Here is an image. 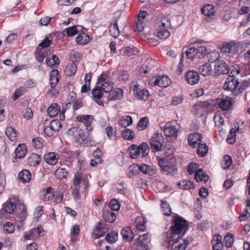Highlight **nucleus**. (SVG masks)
<instances>
[{
  "label": "nucleus",
  "mask_w": 250,
  "mask_h": 250,
  "mask_svg": "<svg viewBox=\"0 0 250 250\" xmlns=\"http://www.w3.org/2000/svg\"><path fill=\"white\" fill-rule=\"evenodd\" d=\"M130 156L132 159H136L139 156L144 157L146 156L149 152V147L146 143H142L140 146L136 145H131L128 148Z\"/></svg>",
  "instance_id": "4"
},
{
  "label": "nucleus",
  "mask_w": 250,
  "mask_h": 250,
  "mask_svg": "<svg viewBox=\"0 0 250 250\" xmlns=\"http://www.w3.org/2000/svg\"><path fill=\"white\" fill-rule=\"evenodd\" d=\"M186 79L189 84L194 85L198 83L199 75L196 71H189L186 75Z\"/></svg>",
  "instance_id": "17"
},
{
  "label": "nucleus",
  "mask_w": 250,
  "mask_h": 250,
  "mask_svg": "<svg viewBox=\"0 0 250 250\" xmlns=\"http://www.w3.org/2000/svg\"><path fill=\"white\" fill-rule=\"evenodd\" d=\"M192 241L191 237L186 239L182 238L179 235L170 234L167 243L171 247V250H184Z\"/></svg>",
  "instance_id": "1"
},
{
  "label": "nucleus",
  "mask_w": 250,
  "mask_h": 250,
  "mask_svg": "<svg viewBox=\"0 0 250 250\" xmlns=\"http://www.w3.org/2000/svg\"><path fill=\"white\" fill-rule=\"evenodd\" d=\"M55 174L58 179H62L66 177L67 171L65 168H59L56 171Z\"/></svg>",
  "instance_id": "54"
},
{
  "label": "nucleus",
  "mask_w": 250,
  "mask_h": 250,
  "mask_svg": "<svg viewBox=\"0 0 250 250\" xmlns=\"http://www.w3.org/2000/svg\"><path fill=\"white\" fill-rule=\"evenodd\" d=\"M146 220L142 216H137L134 221V224L136 229L141 231H144L146 230L145 224Z\"/></svg>",
  "instance_id": "26"
},
{
  "label": "nucleus",
  "mask_w": 250,
  "mask_h": 250,
  "mask_svg": "<svg viewBox=\"0 0 250 250\" xmlns=\"http://www.w3.org/2000/svg\"><path fill=\"white\" fill-rule=\"evenodd\" d=\"M154 86H159L160 87H166L170 84V80L167 76H159L156 78H153L151 80Z\"/></svg>",
  "instance_id": "11"
},
{
  "label": "nucleus",
  "mask_w": 250,
  "mask_h": 250,
  "mask_svg": "<svg viewBox=\"0 0 250 250\" xmlns=\"http://www.w3.org/2000/svg\"><path fill=\"white\" fill-rule=\"evenodd\" d=\"M89 41L90 36L84 33L79 34L76 38V42L79 45L86 44Z\"/></svg>",
  "instance_id": "35"
},
{
  "label": "nucleus",
  "mask_w": 250,
  "mask_h": 250,
  "mask_svg": "<svg viewBox=\"0 0 250 250\" xmlns=\"http://www.w3.org/2000/svg\"><path fill=\"white\" fill-rule=\"evenodd\" d=\"M170 32L167 29L160 30L157 33V37L160 39H165L170 36Z\"/></svg>",
  "instance_id": "57"
},
{
  "label": "nucleus",
  "mask_w": 250,
  "mask_h": 250,
  "mask_svg": "<svg viewBox=\"0 0 250 250\" xmlns=\"http://www.w3.org/2000/svg\"><path fill=\"white\" fill-rule=\"evenodd\" d=\"M162 136L158 133H154L150 140V148L154 152L159 151L161 150L163 143L161 142Z\"/></svg>",
  "instance_id": "9"
},
{
  "label": "nucleus",
  "mask_w": 250,
  "mask_h": 250,
  "mask_svg": "<svg viewBox=\"0 0 250 250\" xmlns=\"http://www.w3.org/2000/svg\"><path fill=\"white\" fill-rule=\"evenodd\" d=\"M133 123V120L131 116L125 115L123 116L118 121L120 126L126 128V127L131 125Z\"/></svg>",
  "instance_id": "34"
},
{
  "label": "nucleus",
  "mask_w": 250,
  "mask_h": 250,
  "mask_svg": "<svg viewBox=\"0 0 250 250\" xmlns=\"http://www.w3.org/2000/svg\"><path fill=\"white\" fill-rule=\"evenodd\" d=\"M225 245L227 248H230L234 242L233 236L230 233H228L225 237Z\"/></svg>",
  "instance_id": "53"
},
{
  "label": "nucleus",
  "mask_w": 250,
  "mask_h": 250,
  "mask_svg": "<svg viewBox=\"0 0 250 250\" xmlns=\"http://www.w3.org/2000/svg\"><path fill=\"white\" fill-rule=\"evenodd\" d=\"M67 36L72 37L77 34L78 30L76 26H72L65 29Z\"/></svg>",
  "instance_id": "58"
},
{
  "label": "nucleus",
  "mask_w": 250,
  "mask_h": 250,
  "mask_svg": "<svg viewBox=\"0 0 250 250\" xmlns=\"http://www.w3.org/2000/svg\"><path fill=\"white\" fill-rule=\"evenodd\" d=\"M202 13L205 16L211 17L215 14L214 6L212 4H207L201 8Z\"/></svg>",
  "instance_id": "28"
},
{
  "label": "nucleus",
  "mask_w": 250,
  "mask_h": 250,
  "mask_svg": "<svg viewBox=\"0 0 250 250\" xmlns=\"http://www.w3.org/2000/svg\"><path fill=\"white\" fill-rule=\"evenodd\" d=\"M123 138L126 140H132L135 138V135L133 131L128 128H125L122 131Z\"/></svg>",
  "instance_id": "43"
},
{
  "label": "nucleus",
  "mask_w": 250,
  "mask_h": 250,
  "mask_svg": "<svg viewBox=\"0 0 250 250\" xmlns=\"http://www.w3.org/2000/svg\"><path fill=\"white\" fill-rule=\"evenodd\" d=\"M121 234L123 238L127 241H131L134 236L133 232L129 227L124 228Z\"/></svg>",
  "instance_id": "31"
},
{
  "label": "nucleus",
  "mask_w": 250,
  "mask_h": 250,
  "mask_svg": "<svg viewBox=\"0 0 250 250\" xmlns=\"http://www.w3.org/2000/svg\"><path fill=\"white\" fill-rule=\"evenodd\" d=\"M50 126L53 130L56 132L59 130L61 127V124L58 120H54L50 123Z\"/></svg>",
  "instance_id": "59"
},
{
  "label": "nucleus",
  "mask_w": 250,
  "mask_h": 250,
  "mask_svg": "<svg viewBox=\"0 0 250 250\" xmlns=\"http://www.w3.org/2000/svg\"><path fill=\"white\" fill-rule=\"evenodd\" d=\"M60 107L56 103L52 104L47 109L48 115L51 117H54L58 114L60 111Z\"/></svg>",
  "instance_id": "42"
},
{
  "label": "nucleus",
  "mask_w": 250,
  "mask_h": 250,
  "mask_svg": "<svg viewBox=\"0 0 250 250\" xmlns=\"http://www.w3.org/2000/svg\"><path fill=\"white\" fill-rule=\"evenodd\" d=\"M139 171L144 174L152 175L156 174L157 169L153 166H149L145 164H142L139 165Z\"/></svg>",
  "instance_id": "21"
},
{
  "label": "nucleus",
  "mask_w": 250,
  "mask_h": 250,
  "mask_svg": "<svg viewBox=\"0 0 250 250\" xmlns=\"http://www.w3.org/2000/svg\"><path fill=\"white\" fill-rule=\"evenodd\" d=\"M60 74L58 70L54 69L51 71L50 75L49 82L52 88H54L59 80Z\"/></svg>",
  "instance_id": "27"
},
{
  "label": "nucleus",
  "mask_w": 250,
  "mask_h": 250,
  "mask_svg": "<svg viewBox=\"0 0 250 250\" xmlns=\"http://www.w3.org/2000/svg\"><path fill=\"white\" fill-rule=\"evenodd\" d=\"M202 43L201 41H196L193 42H191L194 46L196 47V52L197 53V58L201 59L204 57L206 55L207 48L204 45L199 46L198 44H201Z\"/></svg>",
  "instance_id": "23"
},
{
  "label": "nucleus",
  "mask_w": 250,
  "mask_h": 250,
  "mask_svg": "<svg viewBox=\"0 0 250 250\" xmlns=\"http://www.w3.org/2000/svg\"><path fill=\"white\" fill-rule=\"evenodd\" d=\"M77 66L74 63L69 64L66 68L65 73L68 76L73 75L76 72Z\"/></svg>",
  "instance_id": "51"
},
{
  "label": "nucleus",
  "mask_w": 250,
  "mask_h": 250,
  "mask_svg": "<svg viewBox=\"0 0 250 250\" xmlns=\"http://www.w3.org/2000/svg\"><path fill=\"white\" fill-rule=\"evenodd\" d=\"M25 91V89L24 87H20L19 88L16 90L13 95L14 100H16L21 95H22Z\"/></svg>",
  "instance_id": "60"
},
{
  "label": "nucleus",
  "mask_w": 250,
  "mask_h": 250,
  "mask_svg": "<svg viewBox=\"0 0 250 250\" xmlns=\"http://www.w3.org/2000/svg\"><path fill=\"white\" fill-rule=\"evenodd\" d=\"M159 163L163 171L165 172L166 174H172L176 170L173 166L168 165L166 162H164L162 160L159 161Z\"/></svg>",
  "instance_id": "32"
},
{
  "label": "nucleus",
  "mask_w": 250,
  "mask_h": 250,
  "mask_svg": "<svg viewBox=\"0 0 250 250\" xmlns=\"http://www.w3.org/2000/svg\"><path fill=\"white\" fill-rule=\"evenodd\" d=\"M20 201L17 197L14 196L10 198L3 205L2 208L0 210V216L4 218L8 214H14L17 208V206L19 204Z\"/></svg>",
  "instance_id": "3"
},
{
  "label": "nucleus",
  "mask_w": 250,
  "mask_h": 250,
  "mask_svg": "<svg viewBox=\"0 0 250 250\" xmlns=\"http://www.w3.org/2000/svg\"><path fill=\"white\" fill-rule=\"evenodd\" d=\"M98 82L99 84L101 85V87L105 93H108L113 88V83L110 81H105L103 74L99 78Z\"/></svg>",
  "instance_id": "14"
},
{
  "label": "nucleus",
  "mask_w": 250,
  "mask_h": 250,
  "mask_svg": "<svg viewBox=\"0 0 250 250\" xmlns=\"http://www.w3.org/2000/svg\"><path fill=\"white\" fill-rule=\"evenodd\" d=\"M235 141V130L232 128L228 136L227 142L230 144H233Z\"/></svg>",
  "instance_id": "55"
},
{
  "label": "nucleus",
  "mask_w": 250,
  "mask_h": 250,
  "mask_svg": "<svg viewBox=\"0 0 250 250\" xmlns=\"http://www.w3.org/2000/svg\"><path fill=\"white\" fill-rule=\"evenodd\" d=\"M151 69V67H149L147 64H144L139 69L140 75L143 76L144 75L149 72Z\"/></svg>",
  "instance_id": "63"
},
{
  "label": "nucleus",
  "mask_w": 250,
  "mask_h": 250,
  "mask_svg": "<svg viewBox=\"0 0 250 250\" xmlns=\"http://www.w3.org/2000/svg\"><path fill=\"white\" fill-rule=\"evenodd\" d=\"M228 72V65L223 61H218L215 62L213 75L217 77L221 75L226 74Z\"/></svg>",
  "instance_id": "10"
},
{
  "label": "nucleus",
  "mask_w": 250,
  "mask_h": 250,
  "mask_svg": "<svg viewBox=\"0 0 250 250\" xmlns=\"http://www.w3.org/2000/svg\"><path fill=\"white\" fill-rule=\"evenodd\" d=\"M149 125V120L147 117L141 118L138 123L137 128L140 131L146 129Z\"/></svg>",
  "instance_id": "44"
},
{
  "label": "nucleus",
  "mask_w": 250,
  "mask_h": 250,
  "mask_svg": "<svg viewBox=\"0 0 250 250\" xmlns=\"http://www.w3.org/2000/svg\"><path fill=\"white\" fill-rule=\"evenodd\" d=\"M103 218L105 222L109 223L114 222L116 219L115 213L108 208L103 209Z\"/></svg>",
  "instance_id": "25"
},
{
  "label": "nucleus",
  "mask_w": 250,
  "mask_h": 250,
  "mask_svg": "<svg viewBox=\"0 0 250 250\" xmlns=\"http://www.w3.org/2000/svg\"><path fill=\"white\" fill-rule=\"evenodd\" d=\"M32 235L34 238H38L40 236L41 232L42 231V229L41 227H37L36 228H34L31 229Z\"/></svg>",
  "instance_id": "64"
},
{
  "label": "nucleus",
  "mask_w": 250,
  "mask_h": 250,
  "mask_svg": "<svg viewBox=\"0 0 250 250\" xmlns=\"http://www.w3.org/2000/svg\"><path fill=\"white\" fill-rule=\"evenodd\" d=\"M208 176L205 174L203 170L201 168L197 171L195 175V179L197 182H204L205 183L208 181Z\"/></svg>",
  "instance_id": "36"
},
{
  "label": "nucleus",
  "mask_w": 250,
  "mask_h": 250,
  "mask_svg": "<svg viewBox=\"0 0 250 250\" xmlns=\"http://www.w3.org/2000/svg\"><path fill=\"white\" fill-rule=\"evenodd\" d=\"M103 90L101 86H97L92 90V95L94 98L100 99L103 95Z\"/></svg>",
  "instance_id": "56"
},
{
  "label": "nucleus",
  "mask_w": 250,
  "mask_h": 250,
  "mask_svg": "<svg viewBox=\"0 0 250 250\" xmlns=\"http://www.w3.org/2000/svg\"><path fill=\"white\" fill-rule=\"evenodd\" d=\"M236 46V44L233 42L223 43L220 47V51L222 53H229Z\"/></svg>",
  "instance_id": "41"
},
{
  "label": "nucleus",
  "mask_w": 250,
  "mask_h": 250,
  "mask_svg": "<svg viewBox=\"0 0 250 250\" xmlns=\"http://www.w3.org/2000/svg\"><path fill=\"white\" fill-rule=\"evenodd\" d=\"M41 159L40 155L35 153H32L28 158L29 164L30 166L36 167L40 163Z\"/></svg>",
  "instance_id": "39"
},
{
  "label": "nucleus",
  "mask_w": 250,
  "mask_h": 250,
  "mask_svg": "<svg viewBox=\"0 0 250 250\" xmlns=\"http://www.w3.org/2000/svg\"><path fill=\"white\" fill-rule=\"evenodd\" d=\"M109 32L111 35L114 38H117L119 37L120 32L118 25L117 21L116 20L115 22L111 24L109 27Z\"/></svg>",
  "instance_id": "38"
},
{
  "label": "nucleus",
  "mask_w": 250,
  "mask_h": 250,
  "mask_svg": "<svg viewBox=\"0 0 250 250\" xmlns=\"http://www.w3.org/2000/svg\"><path fill=\"white\" fill-rule=\"evenodd\" d=\"M68 133L79 144H86L88 141L87 136L82 129L74 127L68 130Z\"/></svg>",
  "instance_id": "5"
},
{
  "label": "nucleus",
  "mask_w": 250,
  "mask_h": 250,
  "mask_svg": "<svg viewBox=\"0 0 250 250\" xmlns=\"http://www.w3.org/2000/svg\"><path fill=\"white\" fill-rule=\"evenodd\" d=\"M151 238L148 233L139 236L137 241V250H148Z\"/></svg>",
  "instance_id": "8"
},
{
  "label": "nucleus",
  "mask_w": 250,
  "mask_h": 250,
  "mask_svg": "<svg viewBox=\"0 0 250 250\" xmlns=\"http://www.w3.org/2000/svg\"><path fill=\"white\" fill-rule=\"evenodd\" d=\"M3 231L5 233L11 234L15 231V226L10 222H6L3 226Z\"/></svg>",
  "instance_id": "50"
},
{
  "label": "nucleus",
  "mask_w": 250,
  "mask_h": 250,
  "mask_svg": "<svg viewBox=\"0 0 250 250\" xmlns=\"http://www.w3.org/2000/svg\"><path fill=\"white\" fill-rule=\"evenodd\" d=\"M185 53L187 58L191 61L193 60L194 58H197L196 47L195 46H191L188 48L185 51Z\"/></svg>",
  "instance_id": "40"
},
{
  "label": "nucleus",
  "mask_w": 250,
  "mask_h": 250,
  "mask_svg": "<svg viewBox=\"0 0 250 250\" xmlns=\"http://www.w3.org/2000/svg\"><path fill=\"white\" fill-rule=\"evenodd\" d=\"M18 207L19 211L17 215L16 221L21 223L25 220L26 218V208L23 204H19Z\"/></svg>",
  "instance_id": "18"
},
{
  "label": "nucleus",
  "mask_w": 250,
  "mask_h": 250,
  "mask_svg": "<svg viewBox=\"0 0 250 250\" xmlns=\"http://www.w3.org/2000/svg\"><path fill=\"white\" fill-rule=\"evenodd\" d=\"M239 83L238 80L234 76H229L223 84V88L225 90L232 91L234 95H236L241 92L237 89Z\"/></svg>",
  "instance_id": "6"
},
{
  "label": "nucleus",
  "mask_w": 250,
  "mask_h": 250,
  "mask_svg": "<svg viewBox=\"0 0 250 250\" xmlns=\"http://www.w3.org/2000/svg\"><path fill=\"white\" fill-rule=\"evenodd\" d=\"M123 94L122 89L119 88H116L114 89H112L108 94L107 96L109 100L116 101L120 99Z\"/></svg>",
  "instance_id": "20"
},
{
  "label": "nucleus",
  "mask_w": 250,
  "mask_h": 250,
  "mask_svg": "<svg viewBox=\"0 0 250 250\" xmlns=\"http://www.w3.org/2000/svg\"><path fill=\"white\" fill-rule=\"evenodd\" d=\"M17 158H21L25 156L26 153V148L24 144H20L18 146L15 151Z\"/></svg>",
  "instance_id": "37"
},
{
  "label": "nucleus",
  "mask_w": 250,
  "mask_h": 250,
  "mask_svg": "<svg viewBox=\"0 0 250 250\" xmlns=\"http://www.w3.org/2000/svg\"><path fill=\"white\" fill-rule=\"evenodd\" d=\"M5 134L8 138L12 141H15L16 138V132L12 127H8L5 130Z\"/></svg>",
  "instance_id": "47"
},
{
  "label": "nucleus",
  "mask_w": 250,
  "mask_h": 250,
  "mask_svg": "<svg viewBox=\"0 0 250 250\" xmlns=\"http://www.w3.org/2000/svg\"><path fill=\"white\" fill-rule=\"evenodd\" d=\"M118 237V233L113 231L106 235L105 239L108 243H114L117 240Z\"/></svg>",
  "instance_id": "52"
},
{
  "label": "nucleus",
  "mask_w": 250,
  "mask_h": 250,
  "mask_svg": "<svg viewBox=\"0 0 250 250\" xmlns=\"http://www.w3.org/2000/svg\"><path fill=\"white\" fill-rule=\"evenodd\" d=\"M174 225L171 227V234L179 235L181 233L184 234L188 227V222L178 215L173 217Z\"/></svg>",
  "instance_id": "2"
},
{
  "label": "nucleus",
  "mask_w": 250,
  "mask_h": 250,
  "mask_svg": "<svg viewBox=\"0 0 250 250\" xmlns=\"http://www.w3.org/2000/svg\"><path fill=\"white\" fill-rule=\"evenodd\" d=\"M164 151L165 156L167 157H169L174 153L175 149L173 146L168 145L165 147Z\"/></svg>",
  "instance_id": "61"
},
{
  "label": "nucleus",
  "mask_w": 250,
  "mask_h": 250,
  "mask_svg": "<svg viewBox=\"0 0 250 250\" xmlns=\"http://www.w3.org/2000/svg\"><path fill=\"white\" fill-rule=\"evenodd\" d=\"M44 158L46 163L50 165H54L57 163L59 155L55 152H50L46 154Z\"/></svg>",
  "instance_id": "24"
},
{
  "label": "nucleus",
  "mask_w": 250,
  "mask_h": 250,
  "mask_svg": "<svg viewBox=\"0 0 250 250\" xmlns=\"http://www.w3.org/2000/svg\"><path fill=\"white\" fill-rule=\"evenodd\" d=\"M161 208L164 215L167 216L170 215L171 213V208L167 201H162Z\"/></svg>",
  "instance_id": "49"
},
{
  "label": "nucleus",
  "mask_w": 250,
  "mask_h": 250,
  "mask_svg": "<svg viewBox=\"0 0 250 250\" xmlns=\"http://www.w3.org/2000/svg\"><path fill=\"white\" fill-rule=\"evenodd\" d=\"M77 120L80 122H82L86 127L88 131H92L93 128L91 125V123L93 121V118L92 115H82L78 116L77 117Z\"/></svg>",
  "instance_id": "15"
},
{
  "label": "nucleus",
  "mask_w": 250,
  "mask_h": 250,
  "mask_svg": "<svg viewBox=\"0 0 250 250\" xmlns=\"http://www.w3.org/2000/svg\"><path fill=\"white\" fill-rule=\"evenodd\" d=\"M55 191L53 188H45L42 190V194L41 198L44 201L52 200L54 197Z\"/></svg>",
  "instance_id": "30"
},
{
  "label": "nucleus",
  "mask_w": 250,
  "mask_h": 250,
  "mask_svg": "<svg viewBox=\"0 0 250 250\" xmlns=\"http://www.w3.org/2000/svg\"><path fill=\"white\" fill-rule=\"evenodd\" d=\"M161 130L163 135L169 141L172 140L177 137V129L175 126L172 125L169 123L167 124L164 126L161 125Z\"/></svg>",
  "instance_id": "7"
},
{
  "label": "nucleus",
  "mask_w": 250,
  "mask_h": 250,
  "mask_svg": "<svg viewBox=\"0 0 250 250\" xmlns=\"http://www.w3.org/2000/svg\"><path fill=\"white\" fill-rule=\"evenodd\" d=\"M198 145L199 146L197 150V153L198 155L200 157L205 156L208 151V146L205 144L201 143Z\"/></svg>",
  "instance_id": "45"
},
{
  "label": "nucleus",
  "mask_w": 250,
  "mask_h": 250,
  "mask_svg": "<svg viewBox=\"0 0 250 250\" xmlns=\"http://www.w3.org/2000/svg\"><path fill=\"white\" fill-rule=\"evenodd\" d=\"M105 226L101 222L98 223L93 234L94 238L97 239L104 235L107 231Z\"/></svg>",
  "instance_id": "19"
},
{
  "label": "nucleus",
  "mask_w": 250,
  "mask_h": 250,
  "mask_svg": "<svg viewBox=\"0 0 250 250\" xmlns=\"http://www.w3.org/2000/svg\"><path fill=\"white\" fill-rule=\"evenodd\" d=\"M19 180L25 183L30 181L31 178V174L29 170L24 169L21 171L18 175Z\"/></svg>",
  "instance_id": "33"
},
{
  "label": "nucleus",
  "mask_w": 250,
  "mask_h": 250,
  "mask_svg": "<svg viewBox=\"0 0 250 250\" xmlns=\"http://www.w3.org/2000/svg\"><path fill=\"white\" fill-rule=\"evenodd\" d=\"M47 53L46 52H39L35 56L36 60L39 62H42L43 61L45 57H46Z\"/></svg>",
  "instance_id": "62"
},
{
  "label": "nucleus",
  "mask_w": 250,
  "mask_h": 250,
  "mask_svg": "<svg viewBox=\"0 0 250 250\" xmlns=\"http://www.w3.org/2000/svg\"><path fill=\"white\" fill-rule=\"evenodd\" d=\"M202 135L198 133L191 134L188 137L189 145L192 147H196V145H200L202 143Z\"/></svg>",
  "instance_id": "16"
},
{
  "label": "nucleus",
  "mask_w": 250,
  "mask_h": 250,
  "mask_svg": "<svg viewBox=\"0 0 250 250\" xmlns=\"http://www.w3.org/2000/svg\"><path fill=\"white\" fill-rule=\"evenodd\" d=\"M133 92L136 97L139 99L146 100L148 98V90L145 88L142 89L138 84L134 85Z\"/></svg>",
  "instance_id": "12"
},
{
  "label": "nucleus",
  "mask_w": 250,
  "mask_h": 250,
  "mask_svg": "<svg viewBox=\"0 0 250 250\" xmlns=\"http://www.w3.org/2000/svg\"><path fill=\"white\" fill-rule=\"evenodd\" d=\"M218 107L223 111L230 110L233 105L232 99L230 97H226L218 100Z\"/></svg>",
  "instance_id": "13"
},
{
  "label": "nucleus",
  "mask_w": 250,
  "mask_h": 250,
  "mask_svg": "<svg viewBox=\"0 0 250 250\" xmlns=\"http://www.w3.org/2000/svg\"><path fill=\"white\" fill-rule=\"evenodd\" d=\"M108 207L110 210L118 211L120 208L121 205L118 200L113 198L110 201Z\"/></svg>",
  "instance_id": "48"
},
{
  "label": "nucleus",
  "mask_w": 250,
  "mask_h": 250,
  "mask_svg": "<svg viewBox=\"0 0 250 250\" xmlns=\"http://www.w3.org/2000/svg\"><path fill=\"white\" fill-rule=\"evenodd\" d=\"M198 70L200 74L205 77L211 75L213 73L212 66L209 63H205L200 65Z\"/></svg>",
  "instance_id": "22"
},
{
  "label": "nucleus",
  "mask_w": 250,
  "mask_h": 250,
  "mask_svg": "<svg viewBox=\"0 0 250 250\" xmlns=\"http://www.w3.org/2000/svg\"><path fill=\"white\" fill-rule=\"evenodd\" d=\"M46 63L51 68H54L57 67L60 62L59 58L55 55H52L46 58Z\"/></svg>",
  "instance_id": "29"
},
{
  "label": "nucleus",
  "mask_w": 250,
  "mask_h": 250,
  "mask_svg": "<svg viewBox=\"0 0 250 250\" xmlns=\"http://www.w3.org/2000/svg\"><path fill=\"white\" fill-rule=\"evenodd\" d=\"M208 61L210 62H217L218 59H219L220 57L219 53L216 51H213L209 52L208 55Z\"/></svg>",
  "instance_id": "46"
}]
</instances>
